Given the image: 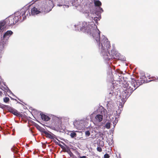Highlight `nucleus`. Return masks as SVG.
<instances>
[{"label":"nucleus","instance_id":"nucleus-15","mask_svg":"<svg viewBox=\"0 0 158 158\" xmlns=\"http://www.w3.org/2000/svg\"><path fill=\"white\" fill-rule=\"evenodd\" d=\"M59 1L60 2V1L61 2L60 3H59V4H57V6H62L63 5V4H64L63 1V0H59Z\"/></svg>","mask_w":158,"mask_h":158},{"label":"nucleus","instance_id":"nucleus-36","mask_svg":"<svg viewBox=\"0 0 158 158\" xmlns=\"http://www.w3.org/2000/svg\"><path fill=\"white\" fill-rule=\"evenodd\" d=\"M155 78L154 77H152V78L153 79H154Z\"/></svg>","mask_w":158,"mask_h":158},{"label":"nucleus","instance_id":"nucleus-12","mask_svg":"<svg viewBox=\"0 0 158 158\" xmlns=\"http://www.w3.org/2000/svg\"><path fill=\"white\" fill-rule=\"evenodd\" d=\"M5 23L4 22L0 23V32L3 30L4 28Z\"/></svg>","mask_w":158,"mask_h":158},{"label":"nucleus","instance_id":"nucleus-22","mask_svg":"<svg viewBox=\"0 0 158 158\" xmlns=\"http://www.w3.org/2000/svg\"><path fill=\"white\" fill-rule=\"evenodd\" d=\"M110 157V156L108 154L106 153L104 155V158H109Z\"/></svg>","mask_w":158,"mask_h":158},{"label":"nucleus","instance_id":"nucleus-24","mask_svg":"<svg viewBox=\"0 0 158 158\" xmlns=\"http://www.w3.org/2000/svg\"><path fill=\"white\" fill-rule=\"evenodd\" d=\"M78 158H88V157L86 156H81L80 155H79L78 156Z\"/></svg>","mask_w":158,"mask_h":158},{"label":"nucleus","instance_id":"nucleus-27","mask_svg":"<svg viewBox=\"0 0 158 158\" xmlns=\"http://www.w3.org/2000/svg\"><path fill=\"white\" fill-rule=\"evenodd\" d=\"M47 2H48L49 4H52V1L50 0H47Z\"/></svg>","mask_w":158,"mask_h":158},{"label":"nucleus","instance_id":"nucleus-9","mask_svg":"<svg viewBox=\"0 0 158 158\" xmlns=\"http://www.w3.org/2000/svg\"><path fill=\"white\" fill-rule=\"evenodd\" d=\"M40 115L42 119L45 121H48L50 119V118L45 114L41 113Z\"/></svg>","mask_w":158,"mask_h":158},{"label":"nucleus","instance_id":"nucleus-31","mask_svg":"<svg viewBox=\"0 0 158 158\" xmlns=\"http://www.w3.org/2000/svg\"><path fill=\"white\" fill-rule=\"evenodd\" d=\"M152 81V80H147V82L150 81Z\"/></svg>","mask_w":158,"mask_h":158},{"label":"nucleus","instance_id":"nucleus-20","mask_svg":"<svg viewBox=\"0 0 158 158\" xmlns=\"http://www.w3.org/2000/svg\"><path fill=\"white\" fill-rule=\"evenodd\" d=\"M99 145L100 146L102 147H103L104 146V144L103 141H100L99 142Z\"/></svg>","mask_w":158,"mask_h":158},{"label":"nucleus","instance_id":"nucleus-3","mask_svg":"<svg viewBox=\"0 0 158 158\" xmlns=\"http://www.w3.org/2000/svg\"><path fill=\"white\" fill-rule=\"evenodd\" d=\"M27 13V15L28 13H29V15H31L30 12H29V10H28L23 11L22 13L19 12H17L15 13L14 16H11L9 17L6 20V23H7L9 26H10L15 24L17 22L20 20L22 19V16H23V19H24V17H26V13Z\"/></svg>","mask_w":158,"mask_h":158},{"label":"nucleus","instance_id":"nucleus-37","mask_svg":"<svg viewBox=\"0 0 158 158\" xmlns=\"http://www.w3.org/2000/svg\"><path fill=\"white\" fill-rule=\"evenodd\" d=\"M109 144L110 146V143H109Z\"/></svg>","mask_w":158,"mask_h":158},{"label":"nucleus","instance_id":"nucleus-18","mask_svg":"<svg viewBox=\"0 0 158 158\" xmlns=\"http://www.w3.org/2000/svg\"><path fill=\"white\" fill-rule=\"evenodd\" d=\"M85 135L87 136H89L90 135V132L89 131H85Z\"/></svg>","mask_w":158,"mask_h":158},{"label":"nucleus","instance_id":"nucleus-11","mask_svg":"<svg viewBox=\"0 0 158 158\" xmlns=\"http://www.w3.org/2000/svg\"><path fill=\"white\" fill-rule=\"evenodd\" d=\"M59 146L62 149L64 152H67L68 153L70 151L69 147L67 145L64 146L61 144H60Z\"/></svg>","mask_w":158,"mask_h":158},{"label":"nucleus","instance_id":"nucleus-32","mask_svg":"<svg viewBox=\"0 0 158 158\" xmlns=\"http://www.w3.org/2000/svg\"><path fill=\"white\" fill-rule=\"evenodd\" d=\"M92 25H93L95 26V24H94V23H93L92 24Z\"/></svg>","mask_w":158,"mask_h":158},{"label":"nucleus","instance_id":"nucleus-28","mask_svg":"<svg viewBox=\"0 0 158 158\" xmlns=\"http://www.w3.org/2000/svg\"><path fill=\"white\" fill-rule=\"evenodd\" d=\"M53 142L55 143H56V144H58V143L55 140H53Z\"/></svg>","mask_w":158,"mask_h":158},{"label":"nucleus","instance_id":"nucleus-29","mask_svg":"<svg viewBox=\"0 0 158 158\" xmlns=\"http://www.w3.org/2000/svg\"><path fill=\"white\" fill-rule=\"evenodd\" d=\"M2 92L1 91H0V96H2Z\"/></svg>","mask_w":158,"mask_h":158},{"label":"nucleus","instance_id":"nucleus-7","mask_svg":"<svg viewBox=\"0 0 158 158\" xmlns=\"http://www.w3.org/2000/svg\"><path fill=\"white\" fill-rule=\"evenodd\" d=\"M13 32L11 31H8L5 33L3 36L4 40H8L10 36L12 34Z\"/></svg>","mask_w":158,"mask_h":158},{"label":"nucleus","instance_id":"nucleus-34","mask_svg":"<svg viewBox=\"0 0 158 158\" xmlns=\"http://www.w3.org/2000/svg\"><path fill=\"white\" fill-rule=\"evenodd\" d=\"M112 88H113V89H114V86H113V85H112Z\"/></svg>","mask_w":158,"mask_h":158},{"label":"nucleus","instance_id":"nucleus-21","mask_svg":"<svg viewBox=\"0 0 158 158\" xmlns=\"http://www.w3.org/2000/svg\"><path fill=\"white\" fill-rule=\"evenodd\" d=\"M97 151L99 152H101L102 151V148L100 147H98L97 148Z\"/></svg>","mask_w":158,"mask_h":158},{"label":"nucleus","instance_id":"nucleus-33","mask_svg":"<svg viewBox=\"0 0 158 158\" xmlns=\"http://www.w3.org/2000/svg\"><path fill=\"white\" fill-rule=\"evenodd\" d=\"M97 17H95V18H94V19H95V20H96L95 19H97Z\"/></svg>","mask_w":158,"mask_h":158},{"label":"nucleus","instance_id":"nucleus-17","mask_svg":"<svg viewBox=\"0 0 158 158\" xmlns=\"http://www.w3.org/2000/svg\"><path fill=\"white\" fill-rule=\"evenodd\" d=\"M112 88H111V90H110V89H109L108 90V92H109V94L110 95L111 94V96H112L113 95V91L112 89Z\"/></svg>","mask_w":158,"mask_h":158},{"label":"nucleus","instance_id":"nucleus-5","mask_svg":"<svg viewBox=\"0 0 158 158\" xmlns=\"http://www.w3.org/2000/svg\"><path fill=\"white\" fill-rule=\"evenodd\" d=\"M41 131L45 135V136L47 138H48L51 139H54V138H55L58 140L57 138H56V136L54 135L50 132L49 133L46 131H45L44 129H41Z\"/></svg>","mask_w":158,"mask_h":158},{"label":"nucleus","instance_id":"nucleus-13","mask_svg":"<svg viewBox=\"0 0 158 158\" xmlns=\"http://www.w3.org/2000/svg\"><path fill=\"white\" fill-rule=\"evenodd\" d=\"M95 6H99L102 5L101 2L99 1H96L94 2Z\"/></svg>","mask_w":158,"mask_h":158},{"label":"nucleus","instance_id":"nucleus-16","mask_svg":"<svg viewBox=\"0 0 158 158\" xmlns=\"http://www.w3.org/2000/svg\"><path fill=\"white\" fill-rule=\"evenodd\" d=\"M110 123H107L105 125V127L108 129H109L110 128Z\"/></svg>","mask_w":158,"mask_h":158},{"label":"nucleus","instance_id":"nucleus-6","mask_svg":"<svg viewBox=\"0 0 158 158\" xmlns=\"http://www.w3.org/2000/svg\"><path fill=\"white\" fill-rule=\"evenodd\" d=\"M8 110L9 112L17 116L20 117L22 115L21 113L18 112L17 110L11 107L8 108Z\"/></svg>","mask_w":158,"mask_h":158},{"label":"nucleus","instance_id":"nucleus-30","mask_svg":"<svg viewBox=\"0 0 158 158\" xmlns=\"http://www.w3.org/2000/svg\"><path fill=\"white\" fill-rule=\"evenodd\" d=\"M103 112H104V111H105V112H106V110L104 109H103Z\"/></svg>","mask_w":158,"mask_h":158},{"label":"nucleus","instance_id":"nucleus-10","mask_svg":"<svg viewBox=\"0 0 158 158\" xmlns=\"http://www.w3.org/2000/svg\"><path fill=\"white\" fill-rule=\"evenodd\" d=\"M125 101H122V102H120L118 108L119 109L116 111L117 113L118 112V114H120L121 111L122 110V108L124 106Z\"/></svg>","mask_w":158,"mask_h":158},{"label":"nucleus","instance_id":"nucleus-19","mask_svg":"<svg viewBox=\"0 0 158 158\" xmlns=\"http://www.w3.org/2000/svg\"><path fill=\"white\" fill-rule=\"evenodd\" d=\"M10 100V99L8 97H6L4 98L3 100L5 102H8Z\"/></svg>","mask_w":158,"mask_h":158},{"label":"nucleus","instance_id":"nucleus-14","mask_svg":"<svg viewBox=\"0 0 158 158\" xmlns=\"http://www.w3.org/2000/svg\"><path fill=\"white\" fill-rule=\"evenodd\" d=\"M77 135L76 133L74 131H72L70 133V136L72 138L76 137Z\"/></svg>","mask_w":158,"mask_h":158},{"label":"nucleus","instance_id":"nucleus-26","mask_svg":"<svg viewBox=\"0 0 158 158\" xmlns=\"http://www.w3.org/2000/svg\"><path fill=\"white\" fill-rule=\"evenodd\" d=\"M12 151L15 153H17L18 152V151L15 149L12 148Z\"/></svg>","mask_w":158,"mask_h":158},{"label":"nucleus","instance_id":"nucleus-4","mask_svg":"<svg viewBox=\"0 0 158 158\" xmlns=\"http://www.w3.org/2000/svg\"><path fill=\"white\" fill-rule=\"evenodd\" d=\"M45 12V10L44 8L39 7V8H37L35 7H33L31 9V14L32 15H36L41 12Z\"/></svg>","mask_w":158,"mask_h":158},{"label":"nucleus","instance_id":"nucleus-25","mask_svg":"<svg viewBox=\"0 0 158 158\" xmlns=\"http://www.w3.org/2000/svg\"><path fill=\"white\" fill-rule=\"evenodd\" d=\"M0 46H1V50L2 49H3L4 48V44H2V43L1 44Z\"/></svg>","mask_w":158,"mask_h":158},{"label":"nucleus","instance_id":"nucleus-8","mask_svg":"<svg viewBox=\"0 0 158 158\" xmlns=\"http://www.w3.org/2000/svg\"><path fill=\"white\" fill-rule=\"evenodd\" d=\"M103 119V115L100 114L97 115L95 117L94 120L96 122L100 123Z\"/></svg>","mask_w":158,"mask_h":158},{"label":"nucleus","instance_id":"nucleus-2","mask_svg":"<svg viewBox=\"0 0 158 158\" xmlns=\"http://www.w3.org/2000/svg\"><path fill=\"white\" fill-rule=\"evenodd\" d=\"M144 81L141 80L131 79V82L123 84V92L122 93L123 99H127L135 90L144 82Z\"/></svg>","mask_w":158,"mask_h":158},{"label":"nucleus","instance_id":"nucleus-23","mask_svg":"<svg viewBox=\"0 0 158 158\" xmlns=\"http://www.w3.org/2000/svg\"><path fill=\"white\" fill-rule=\"evenodd\" d=\"M68 153L70 157H72L74 155L73 153L71 152V150L68 152Z\"/></svg>","mask_w":158,"mask_h":158},{"label":"nucleus","instance_id":"nucleus-35","mask_svg":"<svg viewBox=\"0 0 158 158\" xmlns=\"http://www.w3.org/2000/svg\"><path fill=\"white\" fill-rule=\"evenodd\" d=\"M38 126V127H39V128H41L40 127V126Z\"/></svg>","mask_w":158,"mask_h":158},{"label":"nucleus","instance_id":"nucleus-1","mask_svg":"<svg viewBox=\"0 0 158 158\" xmlns=\"http://www.w3.org/2000/svg\"><path fill=\"white\" fill-rule=\"evenodd\" d=\"M90 24H88L87 23L84 22L80 30L84 32L92 35L95 39L98 46H100L101 43V52L106 60H108L110 59L116 58V53L114 50H111V54L110 53L109 49L111 47L110 42L104 36L100 42V31L98 29H94L92 27L90 28Z\"/></svg>","mask_w":158,"mask_h":158}]
</instances>
